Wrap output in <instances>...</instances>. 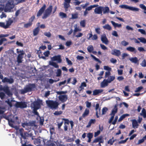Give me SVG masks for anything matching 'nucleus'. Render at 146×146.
Returning a JSON list of instances; mask_svg holds the SVG:
<instances>
[{
  "label": "nucleus",
  "mask_w": 146,
  "mask_h": 146,
  "mask_svg": "<svg viewBox=\"0 0 146 146\" xmlns=\"http://www.w3.org/2000/svg\"><path fill=\"white\" fill-rule=\"evenodd\" d=\"M47 106L51 109H56L58 107L59 104L56 101L53 100H47L46 102Z\"/></svg>",
  "instance_id": "1"
},
{
  "label": "nucleus",
  "mask_w": 146,
  "mask_h": 146,
  "mask_svg": "<svg viewBox=\"0 0 146 146\" xmlns=\"http://www.w3.org/2000/svg\"><path fill=\"white\" fill-rule=\"evenodd\" d=\"M35 88V84H29L28 85H27L21 91V94H25L31 91L32 90Z\"/></svg>",
  "instance_id": "2"
},
{
  "label": "nucleus",
  "mask_w": 146,
  "mask_h": 146,
  "mask_svg": "<svg viewBox=\"0 0 146 146\" xmlns=\"http://www.w3.org/2000/svg\"><path fill=\"white\" fill-rule=\"evenodd\" d=\"M53 9V6L52 5H50L45 10V12L42 16V19H45L50 15L52 12Z\"/></svg>",
  "instance_id": "3"
},
{
  "label": "nucleus",
  "mask_w": 146,
  "mask_h": 146,
  "mask_svg": "<svg viewBox=\"0 0 146 146\" xmlns=\"http://www.w3.org/2000/svg\"><path fill=\"white\" fill-rule=\"evenodd\" d=\"M119 7L122 9H128L132 11H138L139 10V9L137 8L129 6L127 5H120Z\"/></svg>",
  "instance_id": "4"
},
{
  "label": "nucleus",
  "mask_w": 146,
  "mask_h": 146,
  "mask_svg": "<svg viewBox=\"0 0 146 146\" xmlns=\"http://www.w3.org/2000/svg\"><path fill=\"white\" fill-rule=\"evenodd\" d=\"M15 106L17 108L23 109L27 107V105L25 102H17Z\"/></svg>",
  "instance_id": "5"
},
{
  "label": "nucleus",
  "mask_w": 146,
  "mask_h": 146,
  "mask_svg": "<svg viewBox=\"0 0 146 146\" xmlns=\"http://www.w3.org/2000/svg\"><path fill=\"white\" fill-rule=\"evenodd\" d=\"M1 90L3 91L9 97L13 95L12 92L10 91L9 87L8 86H4L0 88Z\"/></svg>",
  "instance_id": "6"
},
{
  "label": "nucleus",
  "mask_w": 146,
  "mask_h": 146,
  "mask_svg": "<svg viewBox=\"0 0 146 146\" xmlns=\"http://www.w3.org/2000/svg\"><path fill=\"white\" fill-rule=\"evenodd\" d=\"M15 0H9L6 6V8L9 10L12 9L14 6L15 3H14Z\"/></svg>",
  "instance_id": "7"
},
{
  "label": "nucleus",
  "mask_w": 146,
  "mask_h": 146,
  "mask_svg": "<svg viewBox=\"0 0 146 146\" xmlns=\"http://www.w3.org/2000/svg\"><path fill=\"white\" fill-rule=\"evenodd\" d=\"M15 0H9L6 6V8L9 10L12 9L14 6L15 3H14Z\"/></svg>",
  "instance_id": "8"
},
{
  "label": "nucleus",
  "mask_w": 146,
  "mask_h": 146,
  "mask_svg": "<svg viewBox=\"0 0 146 146\" xmlns=\"http://www.w3.org/2000/svg\"><path fill=\"white\" fill-rule=\"evenodd\" d=\"M35 17L34 16H32L29 19V22L25 23L24 25V27L25 28H28L32 26L33 24V22L35 19Z\"/></svg>",
  "instance_id": "9"
},
{
  "label": "nucleus",
  "mask_w": 146,
  "mask_h": 146,
  "mask_svg": "<svg viewBox=\"0 0 146 146\" xmlns=\"http://www.w3.org/2000/svg\"><path fill=\"white\" fill-rule=\"evenodd\" d=\"M21 51V52L18 54L17 58V62L18 63H20L22 62V59L23 58V55L25 54L24 50H22Z\"/></svg>",
  "instance_id": "10"
},
{
  "label": "nucleus",
  "mask_w": 146,
  "mask_h": 146,
  "mask_svg": "<svg viewBox=\"0 0 146 146\" xmlns=\"http://www.w3.org/2000/svg\"><path fill=\"white\" fill-rule=\"evenodd\" d=\"M46 5L44 4L42 6L40 9L37 13L36 16L38 17L40 16L44 12L46 8Z\"/></svg>",
  "instance_id": "11"
},
{
  "label": "nucleus",
  "mask_w": 146,
  "mask_h": 146,
  "mask_svg": "<svg viewBox=\"0 0 146 146\" xmlns=\"http://www.w3.org/2000/svg\"><path fill=\"white\" fill-rule=\"evenodd\" d=\"M42 101L39 100V101H35L33 103L34 109H38L40 107V104H42Z\"/></svg>",
  "instance_id": "12"
},
{
  "label": "nucleus",
  "mask_w": 146,
  "mask_h": 146,
  "mask_svg": "<svg viewBox=\"0 0 146 146\" xmlns=\"http://www.w3.org/2000/svg\"><path fill=\"white\" fill-rule=\"evenodd\" d=\"M101 40L103 43L106 44H107L109 43V40L107 38L106 34H105L102 35Z\"/></svg>",
  "instance_id": "13"
},
{
  "label": "nucleus",
  "mask_w": 146,
  "mask_h": 146,
  "mask_svg": "<svg viewBox=\"0 0 146 146\" xmlns=\"http://www.w3.org/2000/svg\"><path fill=\"white\" fill-rule=\"evenodd\" d=\"M58 98L62 102H64L67 100L68 96L66 95H60L58 96Z\"/></svg>",
  "instance_id": "14"
},
{
  "label": "nucleus",
  "mask_w": 146,
  "mask_h": 146,
  "mask_svg": "<svg viewBox=\"0 0 146 146\" xmlns=\"http://www.w3.org/2000/svg\"><path fill=\"white\" fill-rule=\"evenodd\" d=\"M111 54L113 55L119 57L121 54V52L119 50L114 49L112 50Z\"/></svg>",
  "instance_id": "15"
},
{
  "label": "nucleus",
  "mask_w": 146,
  "mask_h": 146,
  "mask_svg": "<svg viewBox=\"0 0 146 146\" xmlns=\"http://www.w3.org/2000/svg\"><path fill=\"white\" fill-rule=\"evenodd\" d=\"M103 9V7L100 6L98 7L95 9L94 12L96 14H100L101 15H102V11Z\"/></svg>",
  "instance_id": "16"
},
{
  "label": "nucleus",
  "mask_w": 146,
  "mask_h": 146,
  "mask_svg": "<svg viewBox=\"0 0 146 146\" xmlns=\"http://www.w3.org/2000/svg\"><path fill=\"white\" fill-rule=\"evenodd\" d=\"M64 6L66 10H67V9L70 7V3L71 2V0H64Z\"/></svg>",
  "instance_id": "17"
},
{
  "label": "nucleus",
  "mask_w": 146,
  "mask_h": 146,
  "mask_svg": "<svg viewBox=\"0 0 146 146\" xmlns=\"http://www.w3.org/2000/svg\"><path fill=\"white\" fill-rule=\"evenodd\" d=\"M51 60L53 61H57L58 63H61L62 61L60 55L53 56L51 58Z\"/></svg>",
  "instance_id": "18"
},
{
  "label": "nucleus",
  "mask_w": 146,
  "mask_h": 146,
  "mask_svg": "<svg viewBox=\"0 0 146 146\" xmlns=\"http://www.w3.org/2000/svg\"><path fill=\"white\" fill-rule=\"evenodd\" d=\"M2 82L3 83L8 82L9 84H12L14 82V81L13 79L12 78L9 79L6 77H5L2 80Z\"/></svg>",
  "instance_id": "19"
},
{
  "label": "nucleus",
  "mask_w": 146,
  "mask_h": 146,
  "mask_svg": "<svg viewBox=\"0 0 146 146\" xmlns=\"http://www.w3.org/2000/svg\"><path fill=\"white\" fill-rule=\"evenodd\" d=\"M104 140L102 139V137L100 136L97 138H96L93 141V143H97L99 142V144H100V146H101L100 143H103Z\"/></svg>",
  "instance_id": "20"
},
{
  "label": "nucleus",
  "mask_w": 146,
  "mask_h": 146,
  "mask_svg": "<svg viewBox=\"0 0 146 146\" xmlns=\"http://www.w3.org/2000/svg\"><path fill=\"white\" fill-rule=\"evenodd\" d=\"M95 110H96V115L97 118H99V116L98 115V110L99 111V113L100 114V108L99 107V104L98 103L96 105L95 107Z\"/></svg>",
  "instance_id": "21"
},
{
  "label": "nucleus",
  "mask_w": 146,
  "mask_h": 146,
  "mask_svg": "<svg viewBox=\"0 0 146 146\" xmlns=\"http://www.w3.org/2000/svg\"><path fill=\"white\" fill-rule=\"evenodd\" d=\"M108 81L107 79H104L101 83V88H104L108 85Z\"/></svg>",
  "instance_id": "22"
},
{
  "label": "nucleus",
  "mask_w": 146,
  "mask_h": 146,
  "mask_svg": "<svg viewBox=\"0 0 146 146\" xmlns=\"http://www.w3.org/2000/svg\"><path fill=\"white\" fill-rule=\"evenodd\" d=\"M132 122L133 127L134 128H137L139 125L137 121L135 119H133L132 120Z\"/></svg>",
  "instance_id": "23"
},
{
  "label": "nucleus",
  "mask_w": 146,
  "mask_h": 146,
  "mask_svg": "<svg viewBox=\"0 0 146 146\" xmlns=\"http://www.w3.org/2000/svg\"><path fill=\"white\" fill-rule=\"evenodd\" d=\"M103 91V90L102 89H96L93 91V95L96 96L98 95L99 93H101Z\"/></svg>",
  "instance_id": "24"
},
{
  "label": "nucleus",
  "mask_w": 146,
  "mask_h": 146,
  "mask_svg": "<svg viewBox=\"0 0 146 146\" xmlns=\"http://www.w3.org/2000/svg\"><path fill=\"white\" fill-rule=\"evenodd\" d=\"M90 113L89 110L88 109H86L82 115V117L83 118H85L88 116Z\"/></svg>",
  "instance_id": "25"
},
{
  "label": "nucleus",
  "mask_w": 146,
  "mask_h": 146,
  "mask_svg": "<svg viewBox=\"0 0 146 146\" xmlns=\"http://www.w3.org/2000/svg\"><path fill=\"white\" fill-rule=\"evenodd\" d=\"M40 29L39 27H36L35 29L33 31V34L34 36H36L37 35Z\"/></svg>",
  "instance_id": "26"
},
{
  "label": "nucleus",
  "mask_w": 146,
  "mask_h": 146,
  "mask_svg": "<svg viewBox=\"0 0 146 146\" xmlns=\"http://www.w3.org/2000/svg\"><path fill=\"white\" fill-rule=\"evenodd\" d=\"M117 111V108L116 106H115L114 109L112 110L111 112L110 113L111 115H113L114 116L115 113H116Z\"/></svg>",
  "instance_id": "27"
},
{
  "label": "nucleus",
  "mask_w": 146,
  "mask_h": 146,
  "mask_svg": "<svg viewBox=\"0 0 146 146\" xmlns=\"http://www.w3.org/2000/svg\"><path fill=\"white\" fill-rule=\"evenodd\" d=\"M126 50L128 51L131 52H136L135 48L134 47L131 46H129L127 48Z\"/></svg>",
  "instance_id": "28"
},
{
  "label": "nucleus",
  "mask_w": 146,
  "mask_h": 146,
  "mask_svg": "<svg viewBox=\"0 0 146 146\" xmlns=\"http://www.w3.org/2000/svg\"><path fill=\"white\" fill-rule=\"evenodd\" d=\"M140 114L141 115L143 116L144 118H146V111L145 108H143L142 109L141 112Z\"/></svg>",
  "instance_id": "29"
},
{
  "label": "nucleus",
  "mask_w": 146,
  "mask_h": 146,
  "mask_svg": "<svg viewBox=\"0 0 146 146\" xmlns=\"http://www.w3.org/2000/svg\"><path fill=\"white\" fill-rule=\"evenodd\" d=\"M129 60L133 63H136L138 62V60L136 57H132L129 59Z\"/></svg>",
  "instance_id": "30"
},
{
  "label": "nucleus",
  "mask_w": 146,
  "mask_h": 146,
  "mask_svg": "<svg viewBox=\"0 0 146 146\" xmlns=\"http://www.w3.org/2000/svg\"><path fill=\"white\" fill-rule=\"evenodd\" d=\"M109 8L108 7H103L102 11H103V13L104 14H105L106 13H108L109 12Z\"/></svg>",
  "instance_id": "31"
},
{
  "label": "nucleus",
  "mask_w": 146,
  "mask_h": 146,
  "mask_svg": "<svg viewBox=\"0 0 146 146\" xmlns=\"http://www.w3.org/2000/svg\"><path fill=\"white\" fill-rule=\"evenodd\" d=\"M96 122L95 119H91L88 123V125H87V127H89L91 126L92 123H94Z\"/></svg>",
  "instance_id": "32"
},
{
  "label": "nucleus",
  "mask_w": 146,
  "mask_h": 146,
  "mask_svg": "<svg viewBox=\"0 0 146 146\" xmlns=\"http://www.w3.org/2000/svg\"><path fill=\"white\" fill-rule=\"evenodd\" d=\"M103 28L104 29L108 30L109 31L111 29V27L108 24H106L105 25L103 26Z\"/></svg>",
  "instance_id": "33"
},
{
  "label": "nucleus",
  "mask_w": 146,
  "mask_h": 146,
  "mask_svg": "<svg viewBox=\"0 0 146 146\" xmlns=\"http://www.w3.org/2000/svg\"><path fill=\"white\" fill-rule=\"evenodd\" d=\"M115 76H110L108 77V78L107 79L108 81V82L110 83L111 82L113 81L115 79Z\"/></svg>",
  "instance_id": "34"
},
{
  "label": "nucleus",
  "mask_w": 146,
  "mask_h": 146,
  "mask_svg": "<svg viewBox=\"0 0 146 146\" xmlns=\"http://www.w3.org/2000/svg\"><path fill=\"white\" fill-rule=\"evenodd\" d=\"M49 64L56 68H58L59 67L58 65L56 62L50 61L49 62Z\"/></svg>",
  "instance_id": "35"
},
{
  "label": "nucleus",
  "mask_w": 146,
  "mask_h": 146,
  "mask_svg": "<svg viewBox=\"0 0 146 146\" xmlns=\"http://www.w3.org/2000/svg\"><path fill=\"white\" fill-rule=\"evenodd\" d=\"M87 49L88 51L90 53L92 52L94 49L92 45H90L88 46Z\"/></svg>",
  "instance_id": "36"
},
{
  "label": "nucleus",
  "mask_w": 146,
  "mask_h": 146,
  "mask_svg": "<svg viewBox=\"0 0 146 146\" xmlns=\"http://www.w3.org/2000/svg\"><path fill=\"white\" fill-rule=\"evenodd\" d=\"M111 23L112 24V25L115 27H121V24H118L117 23H116L114 22L113 21H111Z\"/></svg>",
  "instance_id": "37"
},
{
  "label": "nucleus",
  "mask_w": 146,
  "mask_h": 146,
  "mask_svg": "<svg viewBox=\"0 0 146 146\" xmlns=\"http://www.w3.org/2000/svg\"><path fill=\"white\" fill-rule=\"evenodd\" d=\"M80 25L82 27H85L86 25V21L85 20L81 21L80 22Z\"/></svg>",
  "instance_id": "38"
},
{
  "label": "nucleus",
  "mask_w": 146,
  "mask_h": 146,
  "mask_svg": "<svg viewBox=\"0 0 146 146\" xmlns=\"http://www.w3.org/2000/svg\"><path fill=\"white\" fill-rule=\"evenodd\" d=\"M113 137H112V138L111 139H110L108 141V144H110V145H112L113 143L115 141L116 139L114 140L113 139L112 140V139H113Z\"/></svg>",
  "instance_id": "39"
},
{
  "label": "nucleus",
  "mask_w": 146,
  "mask_h": 146,
  "mask_svg": "<svg viewBox=\"0 0 146 146\" xmlns=\"http://www.w3.org/2000/svg\"><path fill=\"white\" fill-rule=\"evenodd\" d=\"M139 7L144 11L143 12L146 14V7L143 4H140L139 5Z\"/></svg>",
  "instance_id": "40"
},
{
  "label": "nucleus",
  "mask_w": 146,
  "mask_h": 146,
  "mask_svg": "<svg viewBox=\"0 0 146 146\" xmlns=\"http://www.w3.org/2000/svg\"><path fill=\"white\" fill-rule=\"evenodd\" d=\"M62 74V71L61 70L58 69H57V72H56V76L57 77H59Z\"/></svg>",
  "instance_id": "41"
},
{
  "label": "nucleus",
  "mask_w": 146,
  "mask_h": 146,
  "mask_svg": "<svg viewBox=\"0 0 146 146\" xmlns=\"http://www.w3.org/2000/svg\"><path fill=\"white\" fill-rule=\"evenodd\" d=\"M13 21L11 20H10L8 21L6 23V28H8L9 27Z\"/></svg>",
  "instance_id": "42"
},
{
  "label": "nucleus",
  "mask_w": 146,
  "mask_h": 146,
  "mask_svg": "<svg viewBox=\"0 0 146 146\" xmlns=\"http://www.w3.org/2000/svg\"><path fill=\"white\" fill-rule=\"evenodd\" d=\"M108 110V109L107 108L105 107L103 108L102 110V115L105 114Z\"/></svg>",
  "instance_id": "43"
},
{
  "label": "nucleus",
  "mask_w": 146,
  "mask_h": 146,
  "mask_svg": "<svg viewBox=\"0 0 146 146\" xmlns=\"http://www.w3.org/2000/svg\"><path fill=\"white\" fill-rule=\"evenodd\" d=\"M6 96L5 94L3 92H0V98L1 100L4 99Z\"/></svg>",
  "instance_id": "44"
},
{
  "label": "nucleus",
  "mask_w": 146,
  "mask_h": 146,
  "mask_svg": "<svg viewBox=\"0 0 146 146\" xmlns=\"http://www.w3.org/2000/svg\"><path fill=\"white\" fill-rule=\"evenodd\" d=\"M129 115V114H124L122 115L119 118L118 121H121L123 119H124L126 116H128Z\"/></svg>",
  "instance_id": "45"
},
{
  "label": "nucleus",
  "mask_w": 146,
  "mask_h": 146,
  "mask_svg": "<svg viewBox=\"0 0 146 146\" xmlns=\"http://www.w3.org/2000/svg\"><path fill=\"white\" fill-rule=\"evenodd\" d=\"M40 119L39 123L41 125H42L43 124V123L44 121V117H40V116L38 117Z\"/></svg>",
  "instance_id": "46"
},
{
  "label": "nucleus",
  "mask_w": 146,
  "mask_h": 146,
  "mask_svg": "<svg viewBox=\"0 0 146 146\" xmlns=\"http://www.w3.org/2000/svg\"><path fill=\"white\" fill-rule=\"evenodd\" d=\"M59 15V16H60L62 18H66L67 17L66 14L63 12H60Z\"/></svg>",
  "instance_id": "47"
},
{
  "label": "nucleus",
  "mask_w": 146,
  "mask_h": 146,
  "mask_svg": "<svg viewBox=\"0 0 146 146\" xmlns=\"http://www.w3.org/2000/svg\"><path fill=\"white\" fill-rule=\"evenodd\" d=\"M138 39L140 40V41L143 43H146V39L143 37H140L138 38Z\"/></svg>",
  "instance_id": "48"
},
{
  "label": "nucleus",
  "mask_w": 146,
  "mask_h": 146,
  "mask_svg": "<svg viewBox=\"0 0 146 146\" xmlns=\"http://www.w3.org/2000/svg\"><path fill=\"white\" fill-rule=\"evenodd\" d=\"M91 56L93 58V59H94L95 61L101 63V61L98 58H96L95 56L94 55L91 54Z\"/></svg>",
  "instance_id": "49"
},
{
  "label": "nucleus",
  "mask_w": 146,
  "mask_h": 146,
  "mask_svg": "<svg viewBox=\"0 0 146 146\" xmlns=\"http://www.w3.org/2000/svg\"><path fill=\"white\" fill-rule=\"evenodd\" d=\"M72 19H76L78 18V14L77 13L72 14Z\"/></svg>",
  "instance_id": "50"
},
{
  "label": "nucleus",
  "mask_w": 146,
  "mask_h": 146,
  "mask_svg": "<svg viewBox=\"0 0 146 146\" xmlns=\"http://www.w3.org/2000/svg\"><path fill=\"white\" fill-rule=\"evenodd\" d=\"M62 113V111H55L54 113V115H58L61 114Z\"/></svg>",
  "instance_id": "51"
},
{
  "label": "nucleus",
  "mask_w": 146,
  "mask_h": 146,
  "mask_svg": "<svg viewBox=\"0 0 146 146\" xmlns=\"http://www.w3.org/2000/svg\"><path fill=\"white\" fill-rule=\"evenodd\" d=\"M121 44L122 45L124 46H126L129 43L127 42L125 40H124L121 42Z\"/></svg>",
  "instance_id": "52"
},
{
  "label": "nucleus",
  "mask_w": 146,
  "mask_h": 146,
  "mask_svg": "<svg viewBox=\"0 0 146 146\" xmlns=\"http://www.w3.org/2000/svg\"><path fill=\"white\" fill-rule=\"evenodd\" d=\"M60 79L59 78H58L56 80H54L52 79H50L49 80L48 82L50 84H52L54 82H56L58 81Z\"/></svg>",
  "instance_id": "53"
},
{
  "label": "nucleus",
  "mask_w": 146,
  "mask_h": 146,
  "mask_svg": "<svg viewBox=\"0 0 146 146\" xmlns=\"http://www.w3.org/2000/svg\"><path fill=\"white\" fill-rule=\"evenodd\" d=\"M44 35L48 37H50L51 36V34L50 32H45L44 33Z\"/></svg>",
  "instance_id": "54"
},
{
  "label": "nucleus",
  "mask_w": 146,
  "mask_h": 146,
  "mask_svg": "<svg viewBox=\"0 0 146 146\" xmlns=\"http://www.w3.org/2000/svg\"><path fill=\"white\" fill-rule=\"evenodd\" d=\"M66 62L68 65H72V63L70 60L68 58L66 57Z\"/></svg>",
  "instance_id": "55"
},
{
  "label": "nucleus",
  "mask_w": 146,
  "mask_h": 146,
  "mask_svg": "<svg viewBox=\"0 0 146 146\" xmlns=\"http://www.w3.org/2000/svg\"><path fill=\"white\" fill-rule=\"evenodd\" d=\"M56 93L58 94L61 95L62 94H65L67 93V91H58L56 92Z\"/></svg>",
  "instance_id": "56"
},
{
  "label": "nucleus",
  "mask_w": 146,
  "mask_h": 146,
  "mask_svg": "<svg viewBox=\"0 0 146 146\" xmlns=\"http://www.w3.org/2000/svg\"><path fill=\"white\" fill-rule=\"evenodd\" d=\"M7 41V39L6 38H1L0 40V45H2L4 41Z\"/></svg>",
  "instance_id": "57"
},
{
  "label": "nucleus",
  "mask_w": 146,
  "mask_h": 146,
  "mask_svg": "<svg viewBox=\"0 0 146 146\" xmlns=\"http://www.w3.org/2000/svg\"><path fill=\"white\" fill-rule=\"evenodd\" d=\"M76 58L77 60H83L84 59V58L83 56L78 55L76 57Z\"/></svg>",
  "instance_id": "58"
},
{
  "label": "nucleus",
  "mask_w": 146,
  "mask_h": 146,
  "mask_svg": "<svg viewBox=\"0 0 146 146\" xmlns=\"http://www.w3.org/2000/svg\"><path fill=\"white\" fill-rule=\"evenodd\" d=\"M38 109H33V113L34 114L36 115L38 117H39L40 115H39V114L38 112L37 111V110Z\"/></svg>",
  "instance_id": "59"
},
{
  "label": "nucleus",
  "mask_w": 146,
  "mask_h": 146,
  "mask_svg": "<svg viewBox=\"0 0 146 146\" xmlns=\"http://www.w3.org/2000/svg\"><path fill=\"white\" fill-rule=\"evenodd\" d=\"M72 44V42L71 40L67 41L66 43V45L67 46H69Z\"/></svg>",
  "instance_id": "60"
},
{
  "label": "nucleus",
  "mask_w": 146,
  "mask_h": 146,
  "mask_svg": "<svg viewBox=\"0 0 146 146\" xmlns=\"http://www.w3.org/2000/svg\"><path fill=\"white\" fill-rule=\"evenodd\" d=\"M128 139V138H127L124 140H121L120 141H119L118 142V144H121L122 143H124L126 142L127 141Z\"/></svg>",
  "instance_id": "61"
},
{
  "label": "nucleus",
  "mask_w": 146,
  "mask_h": 146,
  "mask_svg": "<svg viewBox=\"0 0 146 146\" xmlns=\"http://www.w3.org/2000/svg\"><path fill=\"white\" fill-rule=\"evenodd\" d=\"M143 86H141L138 87V88H136V90L135 91V92H138L140 91L141 90L143 89Z\"/></svg>",
  "instance_id": "62"
},
{
  "label": "nucleus",
  "mask_w": 146,
  "mask_h": 146,
  "mask_svg": "<svg viewBox=\"0 0 146 146\" xmlns=\"http://www.w3.org/2000/svg\"><path fill=\"white\" fill-rule=\"evenodd\" d=\"M96 32L98 34H100L101 33V30L100 28H96L95 29Z\"/></svg>",
  "instance_id": "63"
},
{
  "label": "nucleus",
  "mask_w": 146,
  "mask_h": 146,
  "mask_svg": "<svg viewBox=\"0 0 146 146\" xmlns=\"http://www.w3.org/2000/svg\"><path fill=\"white\" fill-rule=\"evenodd\" d=\"M141 65L143 67L146 66V61L145 59H144L141 64Z\"/></svg>",
  "instance_id": "64"
}]
</instances>
